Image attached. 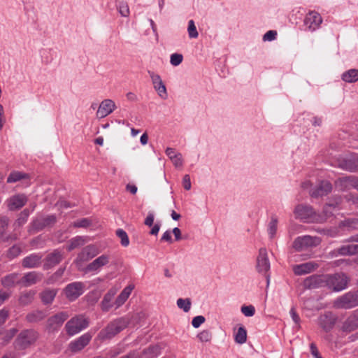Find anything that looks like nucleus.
<instances>
[{"mask_svg": "<svg viewBox=\"0 0 358 358\" xmlns=\"http://www.w3.org/2000/svg\"><path fill=\"white\" fill-rule=\"evenodd\" d=\"M9 316L8 310L6 309L0 310V325H3Z\"/></svg>", "mask_w": 358, "mask_h": 358, "instance_id": "61", "label": "nucleus"}, {"mask_svg": "<svg viewBox=\"0 0 358 358\" xmlns=\"http://www.w3.org/2000/svg\"><path fill=\"white\" fill-rule=\"evenodd\" d=\"M63 259V254L59 250H55L49 253L45 260L43 268L47 270L59 264Z\"/></svg>", "mask_w": 358, "mask_h": 358, "instance_id": "17", "label": "nucleus"}, {"mask_svg": "<svg viewBox=\"0 0 358 358\" xmlns=\"http://www.w3.org/2000/svg\"><path fill=\"white\" fill-rule=\"evenodd\" d=\"M116 235L120 239L121 245L124 247H127L129 245V239L126 231L122 229L116 231Z\"/></svg>", "mask_w": 358, "mask_h": 358, "instance_id": "41", "label": "nucleus"}, {"mask_svg": "<svg viewBox=\"0 0 358 358\" xmlns=\"http://www.w3.org/2000/svg\"><path fill=\"white\" fill-rule=\"evenodd\" d=\"M38 338V334L33 330L22 331L14 342L15 348L24 350L32 345Z\"/></svg>", "mask_w": 358, "mask_h": 358, "instance_id": "5", "label": "nucleus"}, {"mask_svg": "<svg viewBox=\"0 0 358 358\" xmlns=\"http://www.w3.org/2000/svg\"><path fill=\"white\" fill-rule=\"evenodd\" d=\"M29 215V210L25 209L20 213V217L17 220L19 225L23 224L27 222V217Z\"/></svg>", "mask_w": 358, "mask_h": 358, "instance_id": "58", "label": "nucleus"}, {"mask_svg": "<svg viewBox=\"0 0 358 358\" xmlns=\"http://www.w3.org/2000/svg\"><path fill=\"white\" fill-rule=\"evenodd\" d=\"M277 225H278V219L275 216H272L271 219V222L268 224V232L270 235V237L272 238L276 234L277 231Z\"/></svg>", "mask_w": 358, "mask_h": 358, "instance_id": "43", "label": "nucleus"}, {"mask_svg": "<svg viewBox=\"0 0 358 358\" xmlns=\"http://www.w3.org/2000/svg\"><path fill=\"white\" fill-rule=\"evenodd\" d=\"M110 262V256L108 255L104 254L102 255L94 260H93L91 263H90L85 268V272H92V271H98L103 266L107 265Z\"/></svg>", "mask_w": 358, "mask_h": 358, "instance_id": "14", "label": "nucleus"}, {"mask_svg": "<svg viewBox=\"0 0 358 358\" xmlns=\"http://www.w3.org/2000/svg\"><path fill=\"white\" fill-rule=\"evenodd\" d=\"M57 294V290L47 289L40 294V297L44 304H50Z\"/></svg>", "mask_w": 358, "mask_h": 358, "instance_id": "32", "label": "nucleus"}, {"mask_svg": "<svg viewBox=\"0 0 358 358\" xmlns=\"http://www.w3.org/2000/svg\"><path fill=\"white\" fill-rule=\"evenodd\" d=\"M257 269L259 273L265 275L267 285H268L270 276L268 274V272L270 269V262L265 248H261L259 251V255L257 259Z\"/></svg>", "mask_w": 358, "mask_h": 358, "instance_id": "6", "label": "nucleus"}, {"mask_svg": "<svg viewBox=\"0 0 358 358\" xmlns=\"http://www.w3.org/2000/svg\"><path fill=\"white\" fill-rule=\"evenodd\" d=\"M132 289L133 288L131 287L128 286L122 291L115 301L116 308L121 306L127 300L131 294Z\"/></svg>", "mask_w": 358, "mask_h": 358, "instance_id": "35", "label": "nucleus"}, {"mask_svg": "<svg viewBox=\"0 0 358 358\" xmlns=\"http://www.w3.org/2000/svg\"><path fill=\"white\" fill-rule=\"evenodd\" d=\"M87 242V239L83 236H76L69 241V245L67 246V250L71 251L80 246L85 245Z\"/></svg>", "mask_w": 358, "mask_h": 358, "instance_id": "37", "label": "nucleus"}, {"mask_svg": "<svg viewBox=\"0 0 358 358\" xmlns=\"http://www.w3.org/2000/svg\"><path fill=\"white\" fill-rule=\"evenodd\" d=\"M303 287L306 289H316L326 287V275L308 277L303 281Z\"/></svg>", "mask_w": 358, "mask_h": 358, "instance_id": "15", "label": "nucleus"}, {"mask_svg": "<svg viewBox=\"0 0 358 358\" xmlns=\"http://www.w3.org/2000/svg\"><path fill=\"white\" fill-rule=\"evenodd\" d=\"M183 56L181 54L173 53L171 55L170 62L173 66H178L182 62Z\"/></svg>", "mask_w": 358, "mask_h": 358, "instance_id": "49", "label": "nucleus"}, {"mask_svg": "<svg viewBox=\"0 0 358 358\" xmlns=\"http://www.w3.org/2000/svg\"><path fill=\"white\" fill-rule=\"evenodd\" d=\"M154 214L152 213H149L147 217L145 220L144 224L148 227H151L154 222Z\"/></svg>", "mask_w": 358, "mask_h": 358, "instance_id": "64", "label": "nucleus"}, {"mask_svg": "<svg viewBox=\"0 0 358 358\" xmlns=\"http://www.w3.org/2000/svg\"><path fill=\"white\" fill-rule=\"evenodd\" d=\"M99 254L97 248L93 245H89L85 247L82 251L78 255L75 263L77 265L80 264L84 262H87L92 259Z\"/></svg>", "mask_w": 358, "mask_h": 358, "instance_id": "10", "label": "nucleus"}, {"mask_svg": "<svg viewBox=\"0 0 358 358\" xmlns=\"http://www.w3.org/2000/svg\"><path fill=\"white\" fill-rule=\"evenodd\" d=\"M319 325L327 332L329 331L334 327L337 317L331 313L327 312L321 315L318 319Z\"/></svg>", "mask_w": 358, "mask_h": 358, "instance_id": "16", "label": "nucleus"}, {"mask_svg": "<svg viewBox=\"0 0 358 358\" xmlns=\"http://www.w3.org/2000/svg\"><path fill=\"white\" fill-rule=\"evenodd\" d=\"M310 353L313 358H323L321 356L316 345L314 343H310Z\"/></svg>", "mask_w": 358, "mask_h": 358, "instance_id": "55", "label": "nucleus"}, {"mask_svg": "<svg viewBox=\"0 0 358 358\" xmlns=\"http://www.w3.org/2000/svg\"><path fill=\"white\" fill-rule=\"evenodd\" d=\"M115 108L116 106L113 100L104 99L99 105L96 112V116L99 118H103L110 114Z\"/></svg>", "mask_w": 358, "mask_h": 358, "instance_id": "19", "label": "nucleus"}, {"mask_svg": "<svg viewBox=\"0 0 358 358\" xmlns=\"http://www.w3.org/2000/svg\"><path fill=\"white\" fill-rule=\"evenodd\" d=\"M27 198L24 194H16L6 201L7 207L10 210H16L22 208L27 203Z\"/></svg>", "mask_w": 358, "mask_h": 358, "instance_id": "18", "label": "nucleus"}, {"mask_svg": "<svg viewBox=\"0 0 358 358\" xmlns=\"http://www.w3.org/2000/svg\"><path fill=\"white\" fill-rule=\"evenodd\" d=\"M294 213L297 218L301 220H308L315 215V211L310 206L299 204L296 206Z\"/></svg>", "mask_w": 358, "mask_h": 358, "instance_id": "20", "label": "nucleus"}, {"mask_svg": "<svg viewBox=\"0 0 358 358\" xmlns=\"http://www.w3.org/2000/svg\"><path fill=\"white\" fill-rule=\"evenodd\" d=\"M320 239L318 237L303 236L296 238L293 242V248L297 251L303 250L309 247L319 245Z\"/></svg>", "mask_w": 358, "mask_h": 358, "instance_id": "7", "label": "nucleus"}, {"mask_svg": "<svg viewBox=\"0 0 358 358\" xmlns=\"http://www.w3.org/2000/svg\"><path fill=\"white\" fill-rule=\"evenodd\" d=\"M118 11L120 15L123 17H128L129 15V8L127 2H120L118 7Z\"/></svg>", "mask_w": 358, "mask_h": 358, "instance_id": "48", "label": "nucleus"}, {"mask_svg": "<svg viewBox=\"0 0 358 358\" xmlns=\"http://www.w3.org/2000/svg\"><path fill=\"white\" fill-rule=\"evenodd\" d=\"M349 280L348 276L344 273L326 275V287L334 292H340L347 287Z\"/></svg>", "mask_w": 358, "mask_h": 358, "instance_id": "2", "label": "nucleus"}, {"mask_svg": "<svg viewBox=\"0 0 358 358\" xmlns=\"http://www.w3.org/2000/svg\"><path fill=\"white\" fill-rule=\"evenodd\" d=\"M201 342H210L212 339V333L209 330H203L197 335Z\"/></svg>", "mask_w": 358, "mask_h": 358, "instance_id": "47", "label": "nucleus"}, {"mask_svg": "<svg viewBox=\"0 0 358 358\" xmlns=\"http://www.w3.org/2000/svg\"><path fill=\"white\" fill-rule=\"evenodd\" d=\"M334 252L340 255H355L358 254V244L345 245L334 250Z\"/></svg>", "mask_w": 358, "mask_h": 358, "instance_id": "28", "label": "nucleus"}, {"mask_svg": "<svg viewBox=\"0 0 358 358\" xmlns=\"http://www.w3.org/2000/svg\"><path fill=\"white\" fill-rule=\"evenodd\" d=\"M84 287V284L81 282L69 284L64 289L66 298L70 301L76 300L83 293Z\"/></svg>", "mask_w": 358, "mask_h": 358, "instance_id": "9", "label": "nucleus"}, {"mask_svg": "<svg viewBox=\"0 0 358 358\" xmlns=\"http://www.w3.org/2000/svg\"><path fill=\"white\" fill-rule=\"evenodd\" d=\"M21 248L18 245H13L7 251L6 256L8 259H12L17 257L21 253Z\"/></svg>", "mask_w": 358, "mask_h": 358, "instance_id": "45", "label": "nucleus"}, {"mask_svg": "<svg viewBox=\"0 0 358 358\" xmlns=\"http://www.w3.org/2000/svg\"><path fill=\"white\" fill-rule=\"evenodd\" d=\"M358 328V309L355 310L343 322L342 330L351 332Z\"/></svg>", "mask_w": 358, "mask_h": 358, "instance_id": "21", "label": "nucleus"}, {"mask_svg": "<svg viewBox=\"0 0 358 358\" xmlns=\"http://www.w3.org/2000/svg\"><path fill=\"white\" fill-rule=\"evenodd\" d=\"M92 336L87 332L80 336L76 340L69 343V348L72 352H78L87 346L91 341Z\"/></svg>", "mask_w": 358, "mask_h": 358, "instance_id": "13", "label": "nucleus"}, {"mask_svg": "<svg viewBox=\"0 0 358 358\" xmlns=\"http://www.w3.org/2000/svg\"><path fill=\"white\" fill-rule=\"evenodd\" d=\"M235 342L238 344H243L247 341V331L243 327H240L234 335Z\"/></svg>", "mask_w": 358, "mask_h": 358, "instance_id": "39", "label": "nucleus"}, {"mask_svg": "<svg viewBox=\"0 0 358 358\" xmlns=\"http://www.w3.org/2000/svg\"><path fill=\"white\" fill-rule=\"evenodd\" d=\"M149 73L150 75V78H151L153 86L156 85L157 84H158L162 81L159 75L156 74L153 72H149Z\"/></svg>", "mask_w": 358, "mask_h": 358, "instance_id": "63", "label": "nucleus"}, {"mask_svg": "<svg viewBox=\"0 0 358 358\" xmlns=\"http://www.w3.org/2000/svg\"><path fill=\"white\" fill-rule=\"evenodd\" d=\"M154 88L157 92L159 96L162 99H166L167 98L168 95H167V92H166V86L164 84L163 81H162L159 83L155 85Z\"/></svg>", "mask_w": 358, "mask_h": 358, "instance_id": "44", "label": "nucleus"}, {"mask_svg": "<svg viewBox=\"0 0 358 358\" xmlns=\"http://www.w3.org/2000/svg\"><path fill=\"white\" fill-rule=\"evenodd\" d=\"M11 295V292L0 289V306L7 301Z\"/></svg>", "mask_w": 358, "mask_h": 358, "instance_id": "56", "label": "nucleus"}, {"mask_svg": "<svg viewBox=\"0 0 358 358\" xmlns=\"http://www.w3.org/2000/svg\"><path fill=\"white\" fill-rule=\"evenodd\" d=\"M277 36L276 31L274 30H270L267 31L263 36V40L264 41H273L275 38V36Z\"/></svg>", "mask_w": 358, "mask_h": 358, "instance_id": "57", "label": "nucleus"}, {"mask_svg": "<svg viewBox=\"0 0 358 358\" xmlns=\"http://www.w3.org/2000/svg\"><path fill=\"white\" fill-rule=\"evenodd\" d=\"M241 312L247 317H252L255 313V307L250 306H244L241 308Z\"/></svg>", "mask_w": 358, "mask_h": 358, "instance_id": "51", "label": "nucleus"}, {"mask_svg": "<svg viewBox=\"0 0 358 358\" xmlns=\"http://www.w3.org/2000/svg\"><path fill=\"white\" fill-rule=\"evenodd\" d=\"M46 317L45 312L42 310H34L28 313L26 316V320L28 322L35 323L43 320Z\"/></svg>", "mask_w": 358, "mask_h": 358, "instance_id": "33", "label": "nucleus"}, {"mask_svg": "<svg viewBox=\"0 0 358 358\" xmlns=\"http://www.w3.org/2000/svg\"><path fill=\"white\" fill-rule=\"evenodd\" d=\"M322 22V18L321 15L315 11H310L304 19V24L310 31L318 29Z\"/></svg>", "mask_w": 358, "mask_h": 358, "instance_id": "11", "label": "nucleus"}, {"mask_svg": "<svg viewBox=\"0 0 358 358\" xmlns=\"http://www.w3.org/2000/svg\"><path fill=\"white\" fill-rule=\"evenodd\" d=\"M41 262L42 255L34 253L22 259V266L27 268H36L41 265Z\"/></svg>", "mask_w": 358, "mask_h": 358, "instance_id": "25", "label": "nucleus"}, {"mask_svg": "<svg viewBox=\"0 0 358 358\" xmlns=\"http://www.w3.org/2000/svg\"><path fill=\"white\" fill-rule=\"evenodd\" d=\"M43 275L36 271L27 273L20 280V282L25 287H29L37 283L42 280Z\"/></svg>", "mask_w": 358, "mask_h": 358, "instance_id": "26", "label": "nucleus"}, {"mask_svg": "<svg viewBox=\"0 0 358 358\" xmlns=\"http://www.w3.org/2000/svg\"><path fill=\"white\" fill-rule=\"evenodd\" d=\"M65 271V268H59L48 280L49 283H52L55 280L60 278Z\"/></svg>", "mask_w": 358, "mask_h": 358, "instance_id": "54", "label": "nucleus"}, {"mask_svg": "<svg viewBox=\"0 0 358 358\" xmlns=\"http://www.w3.org/2000/svg\"><path fill=\"white\" fill-rule=\"evenodd\" d=\"M191 304L192 303L189 299H184L180 298L177 300V306L185 313H187L190 310Z\"/></svg>", "mask_w": 358, "mask_h": 358, "instance_id": "42", "label": "nucleus"}, {"mask_svg": "<svg viewBox=\"0 0 358 358\" xmlns=\"http://www.w3.org/2000/svg\"><path fill=\"white\" fill-rule=\"evenodd\" d=\"M130 323L127 317H122L109 322L98 334L97 338L101 341L109 340L124 330Z\"/></svg>", "mask_w": 358, "mask_h": 358, "instance_id": "1", "label": "nucleus"}, {"mask_svg": "<svg viewBox=\"0 0 358 358\" xmlns=\"http://www.w3.org/2000/svg\"><path fill=\"white\" fill-rule=\"evenodd\" d=\"M115 290H109L103 296L101 303V310L104 312H108L113 306L112 301L115 294Z\"/></svg>", "mask_w": 358, "mask_h": 358, "instance_id": "29", "label": "nucleus"}, {"mask_svg": "<svg viewBox=\"0 0 358 358\" xmlns=\"http://www.w3.org/2000/svg\"><path fill=\"white\" fill-rule=\"evenodd\" d=\"M88 325L89 321L83 315H77L66 322L65 329L69 336H73L87 328Z\"/></svg>", "mask_w": 358, "mask_h": 358, "instance_id": "4", "label": "nucleus"}, {"mask_svg": "<svg viewBox=\"0 0 358 358\" xmlns=\"http://www.w3.org/2000/svg\"><path fill=\"white\" fill-rule=\"evenodd\" d=\"M290 315L294 323L297 325L298 328H300V317L296 313V310L292 307L290 310Z\"/></svg>", "mask_w": 358, "mask_h": 358, "instance_id": "59", "label": "nucleus"}, {"mask_svg": "<svg viewBox=\"0 0 358 358\" xmlns=\"http://www.w3.org/2000/svg\"><path fill=\"white\" fill-rule=\"evenodd\" d=\"M339 167L349 171H356L358 170V157L350 155L343 159L338 164Z\"/></svg>", "mask_w": 358, "mask_h": 358, "instance_id": "22", "label": "nucleus"}, {"mask_svg": "<svg viewBox=\"0 0 358 358\" xmlns=\"http://www.w3.org/2000/svg\"><path fill=\"white\" fill-rule=\"evenodd\" d=\"M331 184L329 181L324 180L320 182L319 185L315 189L310 191V194L312 197L315 198L323 196L331 192Z\"/></svg>", "mask_w": 358, "mask_h": 358, "instance_id": "24", "label": "nucleus"}, {"mask_svg": "<svg viewBox=\"0 0 358 358\" xmlns=\"http://www.w3.org/2000/svg\"><path fill=\"white\" fill-rule=\"evenodd\" d=\"M1 282L4 287L8 288L14 287L16 283L20 282V281H18V274L13 273L7 275L1 278Z\"/></svg>", "mask_w": 358, "mask_h": 358, "instance_id": "31", "label": "nucleus"}, {"mask_svg": "<svg viewBox=\"0 0 358 358\" xmlns=\"http://www.w3.org/2000/svg\"><path fill=\"white\" fill-rule=\"evenodd\" d=\"M68 317L69 315L64 312H61L50 317L47 320V329L49 331L58 330Z\"/></svg>", "mask_w": 358, "mask_h": 358, "instance_id": "12", "label": "nucleus"}, {"mask_svg": "<svg viewBox=\"0 0 358 358\" xmlns=\"http://www.w3.org/2000/svg\"><path fill=\"white\" fill-rule=\"evenodd\" d=\"M205 320V317L202 315L196 316L192 319V324L194 328H199Z\"/></svg>", "mask_w": 358, "mask_h": 358, "instance_id": "53", "label": "nucleus"}, {"mask_svg": "<svg viewBox=\"0 0 358 358\" xmlns=\"http://www.w3.org/2000/svg\"><path fill=\"white\" fill-rule=\"evenodd\" d=\"M340 227L346 228L348 231L358 229V219L349 218L342 221Z\"/></svg>", "mask_w": 358, "mask_h": 358, "instance_id": "38", "label": "nucleus"}, {"mask_svg": "<svg viewBox=\"0 0 358 358\" xmlns=\"http://www.w3.org/2000/svg\"><path fill=\"white\" fill-rule=\"evenodd\" d=\"M91 224V222L87 218H83L76 222H74L73 226L74 227H83L86 228L89 227Z\"/></svg>", "mask_w": 358, "mask_h": 358, "instance_id": "52", "label": "nucleus"}, {"mask_svg": "<svg viewBox=\"0 0 358 358\" xmlns=\"http://www.w3.org/2000/svg\"><path fill=\"white\" fill-rule=\"evenodd\" d=\"M56 221V216L54 215H50L45 217L36 220L34 222V226L36 229L41 230L44 227L53 225Z\"/></svg>", "mask_w": 358, "mask_h": 358, "instance_id": "27", "label": "nucleus"}, {"mask_svg": "<svg viewBox=\"0 0 358 358\" xmlns=\"http://www.w3.org/2000/svg\"><path fill=\"white\" fill-rule=\"evenodd\" d=\"M17 332V329L12 328L5 332L2 339L5 341L6 343H7L15 336Z\"/></svg>", "mask_w": 358, "mask_h": 358, "instance_id": "50", "label": "nucleus"}, {"mask_svg": "<svg viewBox=\"0 0 358 358\" xmlns=\"http://www.w3.org/2000/svg\"><path fill=\"white\" fill-rule=\"evenodd\" d=\"M166 154L176 166H182V159L180 153L177 152L173 148H168L166 150Z\"/></svg>", "mask_w": 358, "mask_h": 358, "instance_id": "30", "label": "nucleus"}, {"mask_svg": "<svg viewBox=\"0 0 358 358\" xmlns=\"http://www.w3.org/2000/svg\"><path fill=\"white\" fill-rule=\"evenodd\" d=\"M342 79L346 83H355L358 81V69H352L342 74Z\"/></svg>", "mask_w": 358, "mask_h": 358, "instance_id": "36", "label": "nucleus"}, {"mask_svg": "<svg viewBox=\"0 0 358 358\" xmlns=\"http://www.w3.org/2000/svg\"><path fill=\"white\" fill-rule=\"evenodd\" d=\"M36 291L29 290L22 292L19 297V303L22 306H27L30 304L35 296Z\"/></svg>", "mask_w": 358, "mask_h": 358, "instance_id": "34", "label": "nucleus"}, {"mask_svg": "<svg viewBox=\"0 0 358 358\" xmlns=\"http://www.w3.org/2000/svg\"><path fill=\"white\" fill-rule=\"evenodd\" d=\"M29 178V175L20 171H13L10 173L7 178L8 183L15 182L22 179H26Z\"/></svg>", "mask_w": 358, "mask_h": 358, "instance_id": "40", "label": "nucleus"}, {"mask_svg": "<svg viewBox=\"0 0 358 358\" xmlns=\"http://www.w3.org/2000/svg\"><path fill=\"white\" fill-rule=\"evenodd\" d=\"M335 186L341 191L348 190L351 188L358 190V178L353 176L340 178L335 181Z\"/></svg>", "mask_w": 358, "mask_h": 358, "instance_id": "8", "label": "nucleus"}, {"mask_svg": "<svg viewBox=\"0 0 358 358\" xmlns=\"http://www.w3.org/2000/svg\"><path fill=\"white\" fill-rule=\"evenodd\" d=\"M182 185L186 190H189L191 188V181L189 175H185L182 178Z\"/></svg>", "mask_w": 358, "mask_h": 358, "instance_id": "62", "label": "nucleus"}, {"mask_svg": "<svg viewBox=\"0 0 358 358\" xmlns=\"http://www.w3.org/2000/svg\"><path fill=\"white\" fill-rule=\"evenodd\" d=\"M187 31L189 38H196L198 37L199 34L196 30L194 22L192 20H189L188 22Z\"/></svg>", "mask_w": 358, "mask_h": 358, "instance_id": "46", "label": "nucleus"}, {"mask_svg": "<svg viewBox=\"0 0 358 358\" xmlns=\"http://www.w3.org/2000/svg\"><path fill=\"white\" fill-rule=\"evenodd\" d=\"M319 267V264L314 262H308L301 264L296 265L293 271L296 275H301L309 273Z\"/></svg>", "mask_w": 358, "mask_h": 358, "instance_id": "23", "label": "nucleus"}, {"mask_svg": "<svg viewBox=\"0 0 358 358\" xmlns=\"http://www.w3.org/2000/svg\"><path fill=\"white\" fill-rule=\"evenodd\" d=\"M358 306V290L350 291L338 297L333 306L338 309H350Z\"/></svg>", "mask_w": 358, "mask_h": 358, "instance_id": "3", "label": "nucleus"}, {"mask_svg": "<svg viewBox=\"0 0 358 358\" xmlns=\"http://www.w3.org/2000/svg\"><path fill=\"white\" fill-rule=\"evenodd\" d=\"M8 224V219L6 217H0V234H3Z\"/></svg>", "mask_w": 358, "mask_h": 358, "instance_id": "60", "label": "nucleus"}]
</instances>
